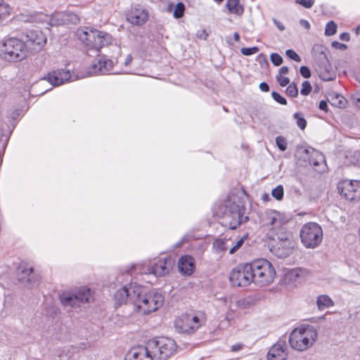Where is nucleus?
<instances>
[{"label": "nucleus", "instance_id": "obj_7", "mask_svg": "<svg viewBox=\"0 0 360 360\" xmlns=\"http://www.w3.org/2000/svg\"><path fill=\"white\" fill-rule=\"evenodd\" d=\"M25 42L15 37L4 39L0 42V58L8 62H20L28 56Z\"/></svg>", "mask_w": 360, "mask_h": 360}, {"label": "nucleus", "instance_id": "obj_36", "mask_svg": "<svg viewBox=\"0 0 360 360\" xmlns=\"http://www.w3.org/2000/svg\"><path fill=\"white\" fill-rule=\"evenodd\" d=\"M11 7L4 0H0V18L4 19L11 13Z\"/></svg>", "mask_w": 360, "mask_h": 360}, {"label": "nucleus", "instance_id": "obj_50", "mask_svg": "<svg viewBox=\"0 0 360 360\" xmlns=\"http://www.w3.org/2000/svg\"><path fill=\"white\" fill-rule=\"evenodd\" d=\"M276 79L279 83V84L281 86H287L289 82H290V79L288 77H283L281 75H276Z\"/></svg>", "mask_w": 360, "mask_h": 360}, {"label": "nucleus", "instance_id": "obj_31", "mask_svg": "<svg viewBox=\"0 0 360 360\" xmlns=\"http://www.w3.org/2000/svg\"><path fill=\"white\" fill-rule=\"evenodd\" d=\"M65 11L53 13L50 18L51 26H59L65 25Z\"/></svg>", "mask_w": 360, "mask_h": 360}, {"label": "nucleus", "instance_id": "obj_12", "mask_svg": "<svg viewBox=\"0 0 360 360\" xmlns=\"http://www.w3.org/2000/svg\"><path fill=\"white\" fill-rule=\"evenodd\" d=\"M203 323V319L198 316L184 314L179 316L174 322L176 330L179 333L192 334Z\"/></svg>", "mask_w": 360, "mask_h": 360}, {"label": "nucleus", "instance_id": "obj_13", "mask_svg": "<svg viewBox=\"0 0 360 360\" xmlns=\"http://www.w3.org/2000/svg\"><path fill=\"white\" fill-rule=\"evenodd\" d=\"M229 281L232 285L245 287L253 283L250 264H240L233 269L229 274Z\"/></svg>", "mask_w": 360, "mask_h": 360}, {"label": "nucleus", "instance_id": "obj_18", "mask_svg": "<svg viewBox=\"0 0 360 360\" xmlns=\"http://www.w3.org/2000/svg\"><path fill=\"white\" fill-rule=\"evenodd\" d=\"M148 11L141 6L131 8L127 14V21L136 26L144 25L148 20Z\"/></svg>", "mask_w": 360, "mask_h": 360}, {"label": "nucleus", "instance_id": "obj_10", "mask_svg": "<svg viewBox=\"0 0 360 360\" xmlns=\"http://www.w3.org/2000/svg\"><path fill=\"white\" fill-rule=\"evenodd\" d=\"M300 237L301 243L306 248L314 249L323 240V231L317 223L309 222L302 227Z\"/></svg>", "mask_w": 360, "mask_h": 360}, {"label": "nucleus", "instance_id": "obj_11", "mask_svg": "<svg viewBox=\"0 0 360 360\" xmlns=\"http://www.w3.org/2000/svg\"><path fill=\"white\" fill-rule=\"evenodd\" d=\"M275 242L270 247L271 252L278 258L290 256L294 249L295 243L289 232L272 238Z\"/></svg>", "mask_w": 360, "mask_h": 360}, {"label": "nucleus", "instance_id": "obj_3", "mask_svg": "<svg viewBox=\"0 0 360 360\" xmlns=\"http://www.w3.org/2000/svg\"><path fill=\"white\" fill-rule=\"evenodd\" d=\"M224 207L223 220L230 229H236L249 220L248 216L245 214L246 208L238 196L229 197Z\"/></svg>", "mask_w": 360, "mask_h": 360}, {"label": "nucleus", "instance_id": "obj_22", "mask_svg": "<svg viewBox=\"0 0 360 360\" xmlns=\"http://www.w3.org/2000/svg\"><path fill=\"white\" fill-rule=\"evenodd\" d=\"M179 272L184 276H191L193 274L195 264L193 257L190 255L181 256L178 262Z\"/></svg>", "mask_w": 360, "mask_h": 360}, {"label": "nucleus", "instance_id": "obj_8", "mask_svg": "<svg viewBox=\"0 0 360 360\" xmlns=\"http://www.w3.org/2000/svg\"><path fill=\"white\" fill-rule=\"evenodd\" d=\"M250 267L253 278V283L264 287L271 284L276 276V271L273 265L265 259H256L252 262Z\"/></svg>", "mask_w": 360, "mask_h": 360}, {"label": "nucleus", "instance_id": "obj_58", "mask_svg": "<svg viewBox=\"0 0 360 360\" xmlns=\"http://www.w3.org/2000/svg\"><path fill=\"white\" fill-rule=\"evenodd\" d=\"M349 34L347 32H343L342 34H340V39L342 40V41H348L349 40Z\"/></svg>", "mask_w": 360, "mask_h": 360}, {"label": "nucleus", "instance_id": "obj_9", "mask_svg": "<svg viewBox=\"0 0 360 360\" xmlns=\"http://www.w3.org/2000/svg\"><path fill=\"white\" fill-rule=\"evenodd\" d=\"M146 344L153 360H167L176 351L175 342L167 338L153 339L148 340Z\"/></svg>", "mask_w": 360, "mask_h": 360}, {"label": "nucleus", "instance_id": "obj_52", "mask_svg": "<svg viewBox=\"0 0 360 360\" xmlns=\"http://www.w3.org/2000/svg\"><path fill=\"white\" fill-rule=\"evenodd\" d=\"M244 347V345L242 343H236L231 346V352H237L240 351Z\"/></svg>", "mask_w": 360, "mask_h": 360}, {"label": "nucleus", "instance_id": "obj_28", "mask_svg": "<svg viewBox=\"0 0 360 360\" xmlns=\"http://www.w3.org/2000/svg\"><path fill=\"white\" fill-rule=\"evenodd\" d=\"M309 164L314 167H321L319 172H322L326 166L323 155L321 153L314 150L309 159Z\"/></svg>", "mask_w": 360, "mask_h": 360}, {"label": "nucleus", "instance_id": "obj_37", "mask_svg": "<svg viewBox=\"0 0 360 360\" xmlns=\"http://www.w3.org/2000/svg\"><path fill=\"white\" fill-rule=\"evenodd\" d=\"M337 32V25L333 21L328 22L325 28V34L326 36L334 35Z\"/></svg>", "mask_w": 360, "mask_h": 360}, {"label": "nucleus", "instance_id": "obj_55", "mask_svg": "<svg viewBox=\"0 0 360 360\" xmlns=\"http://www.w3.org/2000/svg\"><path fill=\"white\" fill-rule=\"evenodd\" d=\"M319 108L320 110H323L325 112H327L328 111V104H327V102L325 101H320Z\"/></svg>", "mask_w": 360, "mask_h": 360}, {"label": "nucleus", "instance_id": "obj_6", "mask_svg": "<svg viewBox=\"0 0 360 360\" xmlns=\"http://www.w3.org/2000/svg\"><path fill=\"white\" fill-rule=\"evenodd\" d=\"M318 338V332L315 327L310 325H302L295 328L290 334L289 344L297 351L303 352L315 343Z\"/></svg>", "mask_w": 360, "mask_h": 360}, {"label": "nucleus", "instance_id": "obj_4", "mask_svg": "<svg viewBox=\"0 0 360 360\" xmlns=\"http://www.w3.org/2000/svg\"><path fill=\"white\" fill-rule=\"evenodd\" d=\"M77 39L88 50L99 51L103 47L111 44L112 37L110 34L93 27H80L76 31Z\"/></svg>", "mask_w": 360, "mask_h": 360}, {"label": "nucleus", "instance_id": "obj_48", "mask_svg": "<svg viewBox=\"0 0 360 360\" xmlns=\"http://www.w3.org/2000/svg\"><path fill=\"white\" fill-rule=\"evenodd\" d=\"M295 2L306 8H310L314 4L315 0H295Z\"/></svg>", "mask_w": 360, "mask_h": 360}, {"label": "nucleus", "instance_id": "obj_17", "mask_svg": "<svg viewBox=\"0 0 360 360\" xmlns=\"http://www.w3.org/2000/svg\"><path fill=\"white\" fill-rule=\"evenodd\" d=\"M288 347L284 339H279L269 349L267 360H286L288 358Z\"/></svg>", "mask_w": 360, "mask_h": 360}, {"label": "nucleus", "instance_id": "obj_49", "mask_svg": "<svg viewBox=\"0 0 360 360\" xmlns=\"http://www.w3.org/2000/svg\"><path fill=\"white\" fill-rule=\"evenodd\" d=\"M272 98L278 103L282 105H285L287 101L285 98L276 91L271 93Z\"/></svg>", "mask_w": 360, "mask_h": 360}, {"label": "nucleus", "instance_id": "obj_19", "mask_svg": "<svg viewBox=\"0 0 360 360\" xmlns=\"http://www.w3.org/2000/svg\"><path fill=\"white\" fill-rule=\"evenodd\" d=\"M44 80L49 82L53 86H60L65 82L72 80L70 72L65 69H59L49 72L44 77Z\"/></svg>", "mask_w": 360, "mask_h": 360}, {"label": "nucleus", "instance_id": "obj_35", "mask_svg": "<svg viewBox=\"0 0 360 360\" xmlns=\"http://www.w3.org/2000/svg\"><path fill=\"white\" fill-rule=\"evenodd\" d=\"M319 77L323 81H332L335 79V74L326 69L321 68L318 70Z\"/></svg>", "mask_w": 360, "mask_h": 360}, {"label": "nucleus", "instance_id": "obj_14", "mask_svg": "<svg viewBox=\"0 0 360 360\" xmlns=\"http://www.w3.org/2000/svg\"><path fill=\"white\" fill-rule=\"evenodd\" d=\"M338 188L340 195L346 200L350 202L360 200V181L342 180L339 182Z\"/></svg>", "mask_w": 360, "mask_h": 360}, {"label": "nucleus", "instance_id": "obj_24", "mask_svg": "<svg viewBox=\"0 0 360 360\" xmlns=\"http://www.w3.org/2000/svg\"><path fill=\"white\" fill-rule=\"evenodd\" d=\"M77 297L78 307L80 303L90 302L93 300V293L90 288L86 287H81L75 292Z\"/></svg>", "mask_w": 360, "mask_h": 360}, {"label": "nucleus", "instance_id": "obj_44", "mask_svg": "<svg viewBox=\"0 0 360 360\" xmlns=\"http://www.w3.org/2000/svg\"><path fill=\"white\" fill-rule=\"evenodd\" d=\"M270 59L271 63L276 65L278 66L283 63V58L278 53H273L270 56Z\"/></svg>", "mask_w": 360, "mask_h": 360}, {"label": "nucleus", "instance_id": "obj_54", "mask_svg": "<svg viewBox=\"0 0 360 360\" xmlns=\"http://www.w3.org/2000/svg\"><path fill=\"white\" fill-rule=\"evenodd\" d=\"M273 22L280 31H283L285 30V26L283 25V23L277 20L276 18L273 19Z\"/></svg>", "mask_w": 360, "mask_h": 360}, {"label": "nucleus", "instance_id": "obj_61", "mask_svg": "<svg viewBox=\"0 0 360 360\" xmlns=\"http://www.w3.org/2000/svg\"><path fill=\"white\" fill-rule=\"evenodd\" d=\"M233 39L236 41H238L240 40V35L238 32H235L233 34Z\"/></svg>", "mask_w": 360, "mask_h": 360}, {"label": "nucleus", "instance_id": "obj_64", "mask_svg": "<svg viewBox=\"0 0 360 360\" xmlns=\"http://www.w3.org/2000/svg\"><path fill=\"white\" fill-rule=\"evenodd\" d=\"M359 82H360V77H359Z\"/></svg>", "mask_w": 360, "mask_h": 360}, {"label": "nucleus", "instance_id": "obj_21", "mask_svg": "<svg viewBox=\"0 0 360 360\" xmlns=\"http://www.w3.org/2000/svg\"><path fill=\"white\" fill-rule=\"evenodd\" d=\"M125 360H153L148 345L139 346L131 349L127 354Z\"/></svg>", "mask_w": 360, "mask_h": 360}, {"label": "nucleus", "instance_id": "obj_32", "mask_svg": "<svg viewBox=\"0 0 360 360\" xmlns=\"http://www.w3.org/2000/svg\"><path fill=\"white\" fill-rule=\"evenodd\" d=\"M21 272L19 274V279L22 281L31 282L33 268L32 266H27L25 269L20 268Z\"/></svg>", "mask_w": 360, "mask_h": 360}, {"label": "nucleus", "instance_id": "obj_27", "mask_svg": "<svg viewBox=\"0 0 360 360\" xmlns=\"http://www.w3.org/2000/svg\"><path fill=\"white\" fill-rule=\"evenodd\" d=\"M226 7L230 13L240 16L244 13V8L239 0H227Z\"/></svg>", "mask_w": 360, "mask_h": 360}, {"label": "nucleus", "instance_id": "obj_56", "mask_svg": "<svg viewBox=\"0 0 360 360\" xmlns=\"http://www.w3.org/2000/svg\"><path fill=\"white\" fill-rule=\"evenodd\" d=\"M259 89L264 92H267L269 91V86L266 82H262L259 84Z\"/></svg>", "mask_w": 360, "mask_h": 360}, {"label": "nucleus", "instance_id": "obj_39", "mask_svg": "<svg viewBox=\"0 0 360 360\" xmlns=\"http://www.w3.org/2000/svg\"><path fill=\"white\" fill-rule=\"evenodd\" d=\"M293 116H294V118L296 119V120H297V126L301 129H305L306 125H307V121L303 117L302 115L300 112H295Z\"/></svg>", "mask_w": 360, "mask_h": 360}, {"label": "nucleus", "instance_id": "obj_2", "mask_svg": "<svg viewBox=\"0 0 360 360\" xmlns=\"http://www.w3.org/2000/svg\"><path fill=\"white\" fill-rule=\"evenodd\" d=\"M174 264L175 261L171 256H161L138 265H132L124 272L131 276L134 271L139 270L141 274H153L156 277H162L172 271Z\"/></svg>", "mask_w": 360, "mask_h": 360}, {"label": "nucleus", "instance_id": "obj_42", "mask_svg": "<svg viewBox=\"0 0 360 360\" xmlns=\"http://www.w3.org/2000/svg\"><path fill=\"white\" fill-rule=\"evenodd\" d=\"M311 91V86L309 82L304 81L302 84V89L300 91V94L303 96H307L310 94Z\"/></svg>", "mask_w": 360, "mask_h": 360}, {"label": "nucleus", "instance_id": "obj_1", "mask_svg": "<svg viewBox=\"0 0 360 360\" xmlns=\"http://www.w3.org/2000/svg\"><path fill=\"white\" fill-rule=\"evenodd\" d=\"M134 295L132 304L134 310L143 315L157 311L164 302V297L155 290L148 291L146 288L138 285Z\"/></svg>", "mask_w": 360, "mask_h": 360}, {"label": "nucleus", "instance_id": "obj_45", "mask_svg": "<svg viewBox=\"0 0 360 360\" xmlns=\"http://www.w3.org/2000/svg\"><path fill=\"white\" fill-rule=\"evenodd\" d=\"M259 51V48L257 46L250 48H242L240 52L244 56H251L255 54Z\"/></svg>", "mask_w": 360, "mask_h": 360}, {"label": "nucleus", "instance_id": "obj_63", "mask_svg": "<svg viewBox=\"0 0 360 360\" xmlns=\"http://www.w3.org/2000/svg\"><path fill=\"white\" fill-rule=\"evenodd\" d=\"M359 82H360V77H359Z\"/></svg>", "mask_w": 360, "mask_h": 360}, {"label": "nucleus", "instance_id": "obj_16", "mask_svg": "<svg viewBox=\"0 0 360 360\" xmlns=\"http://www.w3.org/2000/svg\"><path fill=\"white\" fill-rule=\"evenodd\" d=\"M113 68V62L105 56L96 58L90 65L88 75L89 76L94 75L110 74Z\"/></svg>", "mask_w": 360, "mask_h": 360}, {"label": "nucleus", "instance_id": "obj_26", "mask_svg": "<svg viewBox=\"0 0 360 360\" xmlns=\"http://www.w3.org/2000/svg\"><path fill=\"white\" fill-rule=\"evenodd\" d=\"M60 300L65 307H77L78 304L75 292H64L60 295Z\"/></svg>", "mask_w": 360, "mask_h": 360}, {"label": "nucleus", "instance_id": "obj_15", "mask_svg": "<svg viewBox=\"0 0 360 360\" xmlns=\"http://www.w3.org/2000/svg\"><path fill=\"white\" fill-rule=\"evenodd\" d=\"M27 48L35 52L41 51L46 43V37L40 30H30L25 34Z\"/></svg>", "mask_w": 360, "mask_h": 360}, {"label": "nucleus", "instance_id": "obj_30", "mask_svg": "<svg viewBox=\"0 0 360 360\" xmlns=\"http://www.w3.org/2000/svg\"><path fill=\"white\" fill-rule=\"evenodd\" d=\"M328 102L337 108H344L346 105L347 100L340 94L333 93L328 96Z\"/></svg>", "mask_w": 360, "mask_h": 360}, {"label": "nucleus", "instance_id": "obj_60", "mask_svg": "<svg viewBox=\"0 0 360 360\" xmlns=\"http://www.w3.org/2000/svg\"><path fill=\"white\" fill-rule=\"evenodd\" d=\"M131 60H132V56L131 55H127L124 60V65L125 66L129 65L131 63Z\"/></svg>", "mask_w": 360, "mask_h": 360}, {"label": "nucleus", "instance_id": "obj_51", "mask_svg": "<svg viewBox=\"0 0 360 360\" xmlns=\"http://www.w3.org/2000/svg\"><path fill=\"white\" fill-rule=\"evenodd\" d=\"M300 72L304 78H309L311 77V71L307 66H302L300 69Z\"/></svg>", "mask_w": 360, "mask_h": 360}, {"label": "nucleus", "instance_id": "obj_34", "mask_svg": "<svg viewBox=\"0 0 360 360\" xmlns=\"http://www.w3.org/2000/svg\"><path fill=\"white\" fill-rule=\"evenodd\" d=\"M65 15H66L65 16V25H68V24L77 25V24L79 23V22H80L79 17L74 13H72L70 11H65Z\"/></svg>", "mask_w": 360, "mask_h": 360}, {"label": "nucleus", "instance_id": "obj_47", "mask_svg": "<svg viewBox=\"0 0 360 360\" xmlns=\"http://www.w3.org/2000/svg\"><path fill=\"white\" fill-rule=\"evenodd\" d=\"M285 54L289 58H290L296 62H300L301 60L300 56L293 50H291V49L287 50L285 52Z\"/></svg>", "mask_w": 360, "mask_h": 360}, {"label": "nucleus", "instance_id": "obj_57", "mask_svg": "<svg viewBox=\"0 0 360 360\" xmlns=\"http://www.w3.org/2000/svg\"><path fill=\"white\" fill-rule=\"evenodd\" d=\"M300 24L307 30L310 29V24L307 20H304V19L300 20Z\"/></svg>", "mask_w": 360, "mask_h": 360}, {"label": "nucleus", "instance_id": "obj_20", "mask_svg": "<svg viewBox=\"0 0 360 360\" xmlns=\"http://www.w3.org/2000/svg\"><path fill=\"white\" fill-rule=\"evenodd\" d=\"M138 284L130 283L129 285H124L122 288L117 290L115 294V299L119 304L125 303L127 300L132 303V295L136 291Z\"/></svg>", "mask_w": 360, "mask_h": 360}, {"label": "nucleus", "instance_id": "obj_41", "mask_svg": "<svg viewBox=\"0 0 360 360\" xmlns=\"http://www.w3.org/2000/svg\"><path fill=\"white\" fill-rule=\"evenodd\" d=\"M276 143L278 146V148L284 151L287 148V142L284 137L279 136L276 138Z\"/></svg>", "mask_w": 360, "mask_h": 360}, {"label": "nucleus", "instance_id": "obj_5", "mask_svg": "<svg viewBox=\"0 0 360 360\" xmlns=\"http://www.w3.org/2000/svg\"><path fill=\"white\" fill-rule=\"evenodd\" d=\"M289 221L288 214L275 210H266L260 216V224L267 231L269 238L288 232L286 226Z\"/></svg>", "mask_w": 360, "mask_h": 360}, {"label": "nucleus", "instance_id": "obj_46", "mask_svg": "<svg viewBox=\"0 0 360 360\" xmlns=\"http://www.w3.org/2000/svg\"><path fill=\"white\" fill-rule=\"evenodd\" d=\"M245 237H242L239 240H237L235 245H233L229 250V253L231 255L235 253L244 243Z\"/></svg>", "mask_w": 360, "mask_h": 360}, {"label": "nucleus", "instance_id": "obj_29", "mask_svg": "<svg viewBox=\"0 0 360 360\" xmlns=\"http://www.w3.org/2000/svg\"><path fill=\"white\" fill-rule=\"evenodd\" d=\"M316 305L320 311L330 308L334 306V302L327 295H321L316 298Z\"/></svg>", "mask_w": 360, "mask_h": 360}, {"label": "nucleus", "instance_id": "obj_33", "mask_svg": "<svg viewBox=\"0 0 360 360\" xmlns=\"http://www.w3.org/2000/svg\"><path fill=\"white\" fill-rule=\"evenodd\" d=\"M231 242L230 240L218 239L213 243V247L218 252L226 251L229 247V243Z\"/></svg>", "mask_w": 360, "mask_h": 360}, {"label": "nucleus", "instance_id": "obj_59", "mask_svg": "<svg viewBox=\"0 0 360 360\" xmlns=\"http://www.w3.org/2000/svg\"><path fill=\"white\" fill-rule=\"evenodd\" d=\"M289 70H288V68L286 67V66H283L280 68L279 70V73L278 75H281L283 76V75H286L288 74Z\"/></svg>", "mask_w": 360, "mask_h": 360}, {"label": "nucleus", "instance_id": "obj_25", "mask_svg": "<svg viewBox=\"0 0 360 360\" xmlns=\"http://www.w3.org/2000/svg\"><path fill=\"white\" fill-rule=\"evenodd\" d=\"M219 300L221 302V307L226 311L225 319L230 321L231 318L230 317L229 311H233L234 310V305L237 306L236 298L233 296H229L219 298Z\"/></svg>", "mask_w": 360, "mask_h": 360}, {"label": "nucleus", "instance_id": "obj_62", "mask_svg": "<svg viewBox=\"0 0 360 360\" xmlns=\"http://www.w3.org/2000/svg\"><path fill=\"white\" fill-rule=\"evenodd\" d=\"M355 101H356V103L357 105H359V108H360V96H359V97H358V98H356Z\"/></svg>", "mask_w": 360, "mask_h": 360}, {"label": "nucleus", "instance_id": "obj_40", "mask_svg": "<svg viewBox=\"0 0 360 360\" xmlns=\"http://www.w3.org/2000/svg\"><path fill=\"white\" fill-rule=\"evenodd\" d=\"M185 6L183 3H178L174 8V16L176 18H180L184 15Z\"/></svg>", "mask_w": 360, "mask_h": 360}, {"label": "nucleus", "instance_id": "obj_43", "mask_svg": "<svg viewBox=\"0 0 360 360\" xmlns=\"http://www.w3.org/2000/svg\"><path fill=\"white\" fill-rule=\"evenodd\" d=\"M286 94L291 97H297L298 95V89L295 84H290L286 89Z\"/></svg>", "mask_w": 360, "mask_h": 360}, {"label": "nucleus", "instance_id": "obj_53", "mask_svg": "<svg viewBox=\"0 0 360 360\" xmlns=\"http://www.w3.org/2000/svg\"><path fill=\"white\" fill-rule=\"evenodd\" d=\"M332 46L335 49H345L347 48V46L345 44L340 43L338 41H333L332 43Z\"/></svg>", "mask_w": 360, "mask_h": 360}, {"label": "nucleus", "instance_id": "obj_38", "mask_svg": "<svg viewBox=\"0 0 360 360\" xmlns=\"http://www.w3.org/2000/svg\"><path fill=\"white\" fill-rule=\"evenodd\" d=\"M284 191L282 185H278L271 191L272 196L277 200H281L283 198Z\"/></svg>", "mask_w": 360, "mask_h": 360}, {"label": "nucleus", "instance_id": "obj_23", "mask_svg": "<svg viewBox=\"0 0 360 360\" xmlns=\"http://www.w3.org/2000/svg\"><path fill=\"white\" fill-rule=\"evenodd\" d=\"M309 275V271L305 269L295 268L288 270L285 275V279L292 283H300Z\"/></svg>", "mask_w": 360, "mask_h": 360}]
</instances>
